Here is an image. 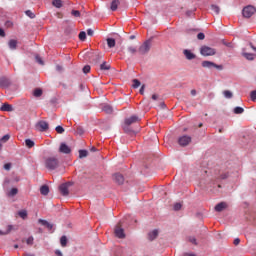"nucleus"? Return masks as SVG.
Wrapping results in <instances>:
<instances>
[{
  "instance_id": "obj_1",
  "label": "nucleus",
  "mask_w": 256,
  "mask_h": 256,
  "mask_svg": "<svg viewBox=\"0 0 256 256\" xmlns=\"http://www.w3.org/2000/svg\"><path fill=\"white\" fill-rule=\"evenodd\" d=\"M43 166L46 167L48 171H55V169H58V171H63L65 169L63 162L57 161H44Z\"/></svg>"
},
{
  "instance_id": "obj_2",
  "label": "nucleus",
  "mask_w": 256,
  "mask_h": 256,
  "mask_svg": "<svg viewBox=\"0 0 256 256\" xmlns=\"http://www.w3.org/2000/svg\"><path fill=\"white\" fill-rule=\"evenodd\" d=\"M200 54L203 57H213V55H217V49L209 47L207 45H203L200 48Z\"/></svg>"
},
{
  "instance_id": "obj_3",
  "label": "nucleus",
  "mask_w": 256,
  "mask_h": 256,
  "mask_svg": "<svg viewBox=\"0 0 256 256\" xmlns=\"http://www.w3.org/2000/svg\"><path fill=\"white\" fill-rule=\"evenodd\" d=\"M151 46H152V42L151 39L146 40L138 49V53H140V55H147V53H149V51H151Z\"/></svg>"
},
{
  "instance_id": "obj_4",
  "label": "nucleus",
  "mask_w": 256,
  "mask_h": 256,
  "mask_svg": "<svg viewBox=\"0 0 256 256\" xmlns=\"http://www.w3.org/2000/svg\"><path fill=\"white\" fill-rule=\"evenodd\" d=\"M255 12H256V8L254 6L248 5L243 8L242 15L246 19H250V17H253V15H255Z\"/></svg>"
},
{
  "instance_id": "obj_5",
  "label": "nucleus",
  "mask_w": 256,
  "mask_h": 256,
  "mask_svg": "<svg viewBox=\"0 0 256 256\" xmlns=\"http://www.w3.org/2000/svg\"><path fill=\"white\" fill-rule=\"evenodd\" d=\"M69 187H73V182H66L59 186V191L63 197H67V195H69Z\"/></svg>"
},
{
  "instance_id": "obj_6",
  "label": "nucleus",
  "mask_w": 256,
  "mask_h": 256,
  "mask_svg": "<svg viewBox=\"0 0 256 256\" xmlns=\"http://www.w3.org/2000/svg\"><path fill=\"white\" fill-rule=\"evenodd\" d=\"M35 128L37 131L45 132L47 129H49V123L45 120H40L36 123Z\"/></svg>"
},
{
  "instance_id": "obj_7",
  "label": "nucleus",
  "mask_w": 256,
  "mask_h": 256,
  "mask_svg": "<svg viewBox=\"0 0 256 256\" xmlns=\"http://www.w3.org/2000/svg\"><path fill=\"white\" fill-rule=\"evenodd\" d=\"M178 143L180 147H187V145L191 143V137L187 135H183L178 139Z\"/></svg>"
},
{
  "instance_id": "obj_8",
  "label": "nucleus",
  "mask_w": 256,
  "mask_h": 256,
  "mask_svg": "<svg viewBox=\"0 0 256 256\" xmlns=\"http://www.w3.org/2000/svg\"><path fill=\"white\" fill-rule=\"evenodd\" d=\"M112 179L117 185H123L125 183V177L121 173L113 174Z\"/></svg>"
},
{
  "instance_id": "obj_9",
  "label": "nucleus",
  "mask_w": 256,
  "mask_h": 256,
  "mask_svg": "<svg viewBox=\"0 0 256 256\" xmlns=\"http://www.w3.org/2000/svg\"><path fill=\"white\" fill-rule=\"evenodd\" d=\"M241 55H242V57H244V59H247V61H254L255 60V54L248 53L247 48H242Z\"/></svg>"
},
{
  "instance_id": "obj_10",
  "label": "nucleus",
  "mask_w": 256,
  "mask_h": 256,
  "mask_svg": "<svg viewBox=\"0 0 256 256\" xmlns=\"http://www.w3.org/2000/svg\"><path fill=\"white\" fill-rule=\"evenodd\" d=\"M114 233L115 236L118 237V239H125V230L119 225L115 227Z\"/></svg>"
},
{
  "instance_id": "obj_11",
  "label": "nucleus",
  "mask_w": 256,
  "mask_h": 256,
  "mask_svg": "<svg viewBox=\"0 0 256 256\" xmlns=\"http://www.w3.org/2000/svg\"><path fill=\"white\" fill-rule=\"evenodd\" d=\"M183 55L185 56L187 61H193V59H196V57H197V55H195V53H192L191 50H189V49H184Z\"/></svg>"
},
{
  "instance_id": "obj_12",
  "label": "nucleus",
  "mask_w": 256,
  "mask_h": 256,
  "mask_svg": "<svg viewBox=\"0 0 256 256\" xmlns=\"http://www.w3.org/2000/svg\"><path fill=\"white\" fill-rule=\"evenodd\" d=\"M139 121H141L139 116L133 115L129 118H126L124 123H126V125H133V123H139Z\"/></svg>"
},
{
  "instance_id": "obj_13",
  "label": "nucleus",
  "mask_w": 256,
  "mask_h": 256,
  "mask_svg": "<svg viewBox=\"0 0 256 256\" xmlns=\"http://www.w3.org/2000/svg\"><path fill=\"white\" fill-rule=\"evenodd\" d=\"M59 152L64 153L65 155H69V153H71V147H69L65 143H61L59 147Z\"/></svg>"
},
{
  "instance_id": "obj_14",
  "label": "nucleus",
  "mask_w": 256,
  "mask_h": 256,
  "mask_svg": "<svg viewBox=\"0 0 256 256\" xmlns=\"http://www.w3.org/2000/svg\"><path fill=\"white\" fill-rule=\"evenodd\" d=\"M157 237H159V230L158 229H154V230H152L148 233L149 241H155V239H157Z\"/></svg>"
},
{
  "instance_id": "obj_15",
  "label": "nucleus",
  "mask_w": 256,
  "mask_h": 256,
  "mask_svg": "<svg viewBox=\"0 0 256 256\" xmlns=\"http://www.w3.org/2000/svg\"><path fill=\"white\" fill-rule=\"evenodd\" d=\"M227 209V203L225 202H220L215 206V211H217V213H221V211Z\"/></svg>"
},
{
  "instance_id": "obj_16",
  "label": "nucleus",
  "mask_w": 256,
  "mask_h": 256,
  "mask_svg": "<svg viewBox=\"0 0 256 256\" xmlns=\"http://www.w3.org/2000/svg\"><path fill=\"white\" fill-rule=\"evenodd\" d=\"M214 65H215V62H211L209 60L202 61V67L204 69H213Z\"/></svg>"
},
{
  "instance_id": "obj_17",
  "label": "nucleus",
  "mask_w": 256,
  "mask_h": 256,
  "mask_svg": "<svg viewBox=\"0 0 256 256\" xmlns=\"http://www.w3.org/2000/svg\"><path fill=\"white\" fill-rule=\"evenodd\" d=\"M38 223H41V225H43L44 227H47V229L49 231H51V229H53V224L49 223L47 220L39 219Z\"/></svg>"
},
{
  "instance_id": "obj_18",
  "label": "nucleus",
  "mask_w": 256,
  "mask_h": 256,
  "mask_svg": "<svg viewBox=\"0 0 256 256\" xmlns=\"http://www.w3.org/2000/svg\"><path fill=\"white\" fill-rule=\"evenodd\" d=\"M0 110L7 111L9 113V112L13 111V106L11 104L4 103L0 107Z\"/></svg>"
},
{
  "instance_id": "obj_19",
  "label": "nucleus",
  "mask_w": 256,
  "mask_h": 256,
  "mask_svg": "<svg viewBox=\"0 0 256 256\" xmlns=\"http://www.w3.org/2000/svg\"><path fill=\"white\" fill-rule=\"evenodd\" d=\"M8 47L9 49H11V51H15V49H17V40L15 39L9 40Z\"/></svg>"
},
{
  "instance_id": "obj_20",
  "label": "nucleus",
  "mask_w": 256,
  "mask_h": 256,
  "mask_svg": "<svg viewBox=\"0 0 256 256\" xmlns=\"http://www.w3.org/2000/svg\"><path fill=\"white\" fill-rule=\"evenodd\" d=\"M79 159H85V157H89V151L82 149L78 151Z\"/></svg>"
},
{
  "instance_id": "obj_21",
  "label": "nucleus",
  "mask_w": 256,
  "mask_h": 256,
  "mask_svg": "<svg viewBox=\"0 0 256 256\" xmlns=\"http://www.w3.org/2000/svg\"><path fill=\"white\" fill-rule=\"evenodd\" d=\"M123 131L125 133H135V131H133V129H131V125L127 124L125 122H124V125H123Z\"/></svg>"
},
{
  "instance_id": "obj_22",
  "label": "nucleus",
  "mask_w": 256,
  "mask_h": 256,
  "mask_svg": "<svg viewBox=\"0 0 256 256\" xmlns=\"http://www.w3.org/2000/svg\"><path fill=\"white\" fill-rule=\"evenodd\" d=\"M25 145L28 149H33L35 147V141L28 138L25 140Z\"/></svg>"
},
{
  "instance_id": "obj_23",
  "label": "nucleus",
  "mask_w": 256,
  "mask_h": 256,
  "mask_svg": "<svg viewBox=\"0 0 256 256\" xmlns=\"http://www.w3.org/2000/svg\"><path fill=\"white\" fill-rule=\"evenodd\" d=\"M109 69H111V65L108 64L106 61H104L102 64H100L101 71H109Z\"/></svg>"
},
{
  "instance_id": "obj_24",
  "label": "nucleus",
  "mask_w": 256,
  "mask_h": 256,
  "mask_svg": "<svg viewBox=\"0 0 256 256\" xmlns=\"http://www.w3.org/2000/svg\"><path fill=\"white\" fill-rule=\"evenodd\" d=\"M233 113H235V115H242V113H245V109L241 106H237L234 108Z\"/></svg>"
},
{
  "instance_id": "obj_25",
  "label": "nucleus",
  "mask_w": 256,
  "mask_h": 256,
  "mask_svg": "<svg viewBox=\"0 0 256 256\" xmlns=\"http://www.w3.org/2000/svg\"><path fill=\"white\" fill-rule=\"evenodd\" d=\"M41 195H49V186L43 185L40 187Z\"/></svg>"
},
{
  "instance_id": "obj_26",
  "label": "nucleus",
  "mask_w": 256,
  "mask_h": 256,
  "mask_svg": "<svg viewBox=\"0 0 256 256\" xmlns=\"http://www.w3.org/2000/svg\"><path fill=\"white\" fill-rule=\"evenodd\" d=\"M19 193V190L17 188H12L7 192V197H15Z\"/></svg>"
},
{
  "instance_id": "obj_27",
  "label": "nucleus",
  "mask_w": 256,
  "mask_h": 256,
  "mask_svg": "<svg viewBox=\"0 0 256 256\" xmlns=\"http://www.w3.org/2000/svg\"><path fill=\"white\" fill-rule=\"evenodd\" d=\"M107 45L110 49H113V47H115L116 42L114 38H107Z\"/></svg>"
},
{
  "instance_id": "obj_28",
  "label": "nucleus",
  "mask_w": 256,
  "mask_h": 256,
  "mask_svg": "<svg viewBox=\"0 0 256 256\" xmlns=\"http://www.w3.org/2000/svg\"><path fill=\"white\" fill-rule=\"evenodd\" d=\"M68 239H67V236L63 235L61 238H60V245L61 247H67V243H68Z\"/></svg>"
},
{
  "instance_id": "obj_29",
  "label": "nucleus",
  "mask_w": 256,
  "mask_h": 256,
  "mask_svg": "<svg viewBox=\"0 0 256 256\" xmlns=\"http://www.w3.org/2000/svg\"><path fill=\"white\" fill-rule=\"evenodd\" d=\"M119 0H113L110 6L111 11H115L119 7Z\"/></svg>"
},
{
  "instance_id": "obj_30",
  "label": "nucleus",
  "mask_w": 256,
  "mask_h": 256,
  "mask_svg": "<svg viewBox=\"0 0 256 256\" xmlns=\"http://www.w3.org/2000/svg\"><path fill=\"white\" fill-rule=\"evenodd\" d=\"M102 111H104V113L111 114L113 113V107H111L110 105H104Z\"/></svg>"
},
{
  "instance_id": "obj_31",
  "label": "nucleus",
  "mask_w": 256,
  "mask_h": 256,
  "mask_svg": "<svg viewBox=\"0 0 256 256\" xmlns=\"http://www.w3.org/2000/svg\"><path fill=\"white\" fill-rule=\"evenodd\" d=\"M0 87H9V80L7 78H0Z\"/></svg>"
},
{
  "instance_id": "obj_32",
  "label": "nucleus",
  "mask_w": 256,
  "mask_h": 256,
  "mask_svg": "<svg viewBox=\"0 0 256 256\" xmlns=\"http://www.w3.org/2000/svg\"><path fill=\"white\" fill-rule=\"evenodd\" d=\"M52 5L57 7V9H61V7H63V2L61 0H53Z\"/></svg>"
},
{
  "instance_id": "obj_33",
  "label": "nucleus",
  "mask_w": 256,
  "mask_h": 256,
  "mask_svg": "<svg viewBox=\"0 0 256 256\" xmlns=\"http://www.w3.org/2000/svg\"><path fill=\"white\" fill-rule=\"evenodd\" d=\"M11 231H13V225H9L7 227V230L4 232L0 230V235H9V233H11Z\"/></svg>"
},
{
  "instance_id": "obj_34",
  "label": "nucleus",
  "mask_w": 256,
  "mask_h": 256,
  "mask_svg": "<svg viewBox=\"0 0 256 256\" xmlns=\"http://www.w3.org/2000/svg\"><path fill=\"white\" fill-rule=\"evenodd\" d=\"M223 95H224L225 99H232L233 98V92H231L229 90H225L223 92Z\"/></svg>"
},
{
  "instance_id": "obj_35",
  "label": "nucleus",
  "mask_w": 256,
  "mask_h": 256,
  "mask_svg": "<svg viewBox=\"0 0 256 256\" xmlns=\"http://www.w3.org/2000/svg\"><path fill=\"white\" fill-rule=\"evenodd\" d=\"M34 97H41V95H43V90H41L40 88H36L33 92Z\"/></svg>"
},
{
  "instance_id": "obj_36",
  "label": "nucleus",
  "mask_w": 256,
  "mask_h": 256,
  "mask_svg": "<svg viewBox=\"0 0 256 256\" xmlns=\"http://www.w3.org/2000/svg\"><path fill=\"white\" fill-rule=\"evenodd\" d=\"M211 10L213 11V13H215V15H219V13L221 11L219 6H217V5H211Z\"/></svg>"
},
{
  "instance_id": "obj_37",
  "label": "nucleus",
  "mask_w": 256,
  "mask_h": 256,
  "mask_svg": "<svg viewBox=\"0 0 256 256\" xmlns=\"http://www.w3.org/2000/svg\"><path fill=\"white\" fill-rule=\"evenodd\" d=\"M132 87H133L134 89H139V87H141V81H139V80H137V79H134V80H133Z\"/></svg>"
},
{
  "instance_id": "obj_38",
  "label": "nucleus",
  "mask_w": 256,
  "mask_h": 256,
  "mask_svg": "<svg viewBox=\"0 0 256 256\" xmlns=\"http://www.w3.org/2000/svg\"><path fill=\"white\" fill-rule=\"evenodd\" d=\"M75 133L76 135H83V133H85V130L83 129V127L78 126L76 127Z\"/></svg>"
},
{
  "instance_id": "obj_39",
  "label": "nucleus",
  "mask_w": 256,
  "mask_h": 256,
  "mask_svg": "<svg viewBox=\"0 0 256 256\" xmlns=\"http://www.w3.org/2000/svg\"><path fill=\"white\" fill-rule=\"evenodd\" d=\"M19 217H21V219H27V210H21L18 212Z\"/></svg>"
},
{
  "instance_id": "obj_40",
  "label": "nucleus",
  "mask_w": 256,
  "mask_h": 256,
  "mask_svg": "<svg viewBox=\"0 0 256 256\" xmlns=\"http://www.w3.org/2000/svg\"><path fill=\"white\" fill-rule=\"evenodd\" d=\"M181 207H183V204L180 203V202H177V203L174 204L173 210L174 211H181Z\"/></svg>"
},
{
  "instance_id": "obj_41",
  "label": "nucleus",
  "mask_w": 256,
  "mask_h": 256,
  "mask_svg": "<svg viewBox=\"0 0 256 256\" xmlns=\"http://www.w3.org/2000/svg\"><path fill=\"white\" fill-rule=\"evenodd\" d=\"M79 39L80 41H85L87 39V33L85 31H81L79 33Z\"/></svg>"
},
{
  "instance_id": "obj_42",
  "label": "nucleus",
  "mask_w": 256,
  "mask_h": 256,
  "mask_svg": "<svg viewBox=\"0 0 256 256\" xmlns=\"http://www.w3.org/2000/svg\"><path fill=\"white\" fill-rule=\"evenodd\" d=\"M55 131L59 133V135H63V133H65V128H63V126H56Z\"/></svg>"
},
{
  "instance_id": "obj_43",
  "label": "nucleus",
  "mask_w": 256,
  "mask_h": 256,
  "mask_svg": "<svg viewBox=\"0 0 256 256\" xmlns=\"http://www.w3.org/2000/svg\"><path fill=\"white\" fill-rule=\"evenodd\" d=\"M25 15H27V17L30 19H35V13H33L31 10H26Z\"/></svg>"
},
{
  "instance_id": "obj_44",
  "label": "nucleus",
  "mask_w": 256,
  "mask_h": 256,
  "mask_svg": "<svg viewBox=\"0 0 256 256\" xmlns=\"http://www.w3.org/2000/svg\"><path fill=\"white\" fill-rule=\"evenodd\" d=\"M127 50H128V53H131V55H135V53H137V48L133 46H129Z\"/></svg>"
},
{
  "instance_id": "obj_45",
  "label": "nucleus",
  "mask_w": 256,
  "mask_h": 256,
  "mask_svg": "<svg viewBox=\"0 0 256 256\" xmlns=\"http://www.w3.org/2000/svg\"><path fill=\"white\" fill-rule=\"evenodd\" d=\"M188 241L193 245H197V238H195V236L188 237Z\"/></svg>"
},
{
  "instance_id": "obj_46",
  "label": "nucleus",
  "mask_w": 256,
  "mask_h": 256,
  "mask_svg": "<svg viewBox=\"0 0 256 256\" xmlns=\"http://www.w3.org/2000/svg\"><path fill=\"white\" fill-rule=\"evenodd\" d=\"M250 98H251V101H253L254 103L256 102V90L251 91Z\"/></svg>"
},
{
  "instance_id": "obj_47",
  "label": "nucleus",
  "mask_w": 256,
  "mask_h": 256,
  "mask_svg": "<svg viewBox=\"0 0 256 256\" xmlns=\"http://www.w3.org/2000/svg\"><path fill=\"white\" fill-rule=\"evenodd\" d=\"M223 45H225L226 47H229L230 49H233V47H235L233 45V43L231 42H226L225 40L222 41Z\"/></svg>"
},
{
  "instance_id": "obj_48",
  "label": "nucleus",
  "mask_w": 256,
  "mask_h": 256,
  "mask_svg": "<svg viewBox=\"0 0 256 256\" xmlns=\"http://www.w3.org/2000/svg\"><path fill=\"white\" fill-rule=\"evenodd\" d=\"M71 14L73 17H81V12H79V10H72Z\"/></svg>"
},
{
  "instance_id": "obj_49",
  "label": "nucleus",
  "mask_w": 256,
  "mask_h": 256,
  "mask_svg": "<svg viewBox=\"0 0 256 256\" xmlns=\"http://www.w3.org/2000/svg\"><path fill=\"white\" fill-rule=\"evenodd\" d=\"M91 71V66L89 65H86L83 67V73L87 74Z\"/></svg>"
},
{
  "instance_id": "obj_50",
  "label": "nucleus",
  "mask_w": 256,
  "mask_h": 256,
  "mask_svg": "<svg viewBox=\"0 0 256 256\" xmlns=\"http://www.w3.org/2000/svg\"><path fill=\"white\" fill-rule=\"evenodd\" d=\"M197 39H199V41H203V39H205V34L203 32L198 33Z\"/></svg>"
},
{
  "instance_id": "obj_51",
  "label": "nucleus",
  "mask_w": 256,
  "mask_h": 256,
  "mask_svg": "<svg viewBox=\"0 0 256 256\" xmlns=\"http://www.w3.org/2000/svg\"><path fill=\"white\" fill-rule=\"evenodd\" d=\"M33 241H34L33 236H30V237L26 240V243H27V245H33Z\"/></svg>"
},
{
  "instance_id": "obj_52",
  "label": "nucleus",
  "mask_w": 256,
  "mask_h": 256,
  "mask_svg": "<svg viewBox=\"0 0 256 256\" xmlns=\"http://www.w3.org/2000/svg\"><path fill=\"white\" fill-rule=\"evenodd\" d=\"M11 167H12V164H11V163H6V164L4 165L5 171H11Z\"/></svg>"
},
{
  "instance_id": "obj_53",
  "label": "nucleus",
  "mask_w": 256,
  "mask_h": 256,
  "mask_svg": "<svg viewBox=\"0 0 256 256\" xmlns=\"http://www.w3.org/2000/svg\"><path fill=\"white\" fill-rule=\"evenodd\" d=\"M214 69H218V71H223V65L214 63Z\"/></svg>"
},
{
  "instance_id": "obj_54",
  "label": "nucleus",
  "mask_w": 256,
  "mask_h": 256,
  "mask_svg": "<svg viewBox=\"0 0 256 256\" xmlns=\"http://www.w3.org/2000/svg\"><path fill=\"white\" fill-rule=\"evenodd\" d=\"M35 59L39 63V65H43V60L41 59V57L39 55H36Z\"/></svg>"
},
{
  "instance_id": "obj_55",
  "label": "nucleus",
  "mask_w": 256,
  "mask_h": 256,
  "mask_svg": "<svg viewBox=\"0 0 256 256\" xmlns=\"http://www.w3.org/2000/svg\"><path fill=\"white\" fill-rule=\"evenodd\" d=\"M10 138H11V136H9V134H6V135H4V136L1 138V141H4V142L9 141Z\"/></svg>"
},
{
  "instance_id": "obj_56",
  "label": "nucleus",
  "mask_w": 256,
  "mask_h": 256,
  "mask_svg": "<svg viewBox=\"0 0 256 256\" xmlns=\"http://www.w3.org/2000/svg\"><path fill=\"white\" fill-rule=\"evenodd\" d=\"M95 152L99 153V150H97V148L95 146H92L90 148V153H95Z\"/></svg>"
},
{
  "instance_id": "obj_57",
  "label": "nucleus",
  "mask_w": 256,
  "mask_h": 256,
  "mask_svg": "<svg viewBox=\"0 0 256 256\" xmlns=\"http://www.w3.org/2000/svg\"><path fill=\"white\" fill-rule=\"evenodd\" d=\"M93 33H94L93 29L89 28L87 30V35H89L90 37H93Z\"/></svg>"
},
{
  "instance_id": "obj_58",
  "label": "nucleus",
  "mask_w": 256,
  "mask_h": 256,
  "mask_svg": "<svg viewBox=\"0 0 256 256\" xmlns=\"http://www.w3.org/2000/svg\"><path fill=\"white\" fill-rule=\"evenodd\" d=\"M152 100H153V101H159V95L153 94V95H152Z\"/></svg>"
},
{
  "instance_id": "obj_59",
  "label": "nucleus",
  "mask_w": 256,
  "mask_h": 256,
  "mask_svg": "<svg viewBox=\"0 0 256 256\" xmlns=\"http://www.w3.org/2000/svg\"><path fill=\"white\" fill-rule=\"evenodd\" d=\"M145 93V85H142L140 88V95H143Z\"/></svg>"
},
{
  "instance_id": "obj_60",
  "label": "nucleus",
  "mask_w": 256,
  "mask_h": 256,
  "mask_svg": "<svg viewBox=\"0 0 256 256\" xmlns=\"http://www.w3.org/2000/svg\"><path fill=\"white\" fill-rule=\"evenodd\" d=\"M239 243H241V239L235 238L234 239V245H239Z\"/></svg>"
},
{
  "instance_id": "obj_61",
  "label": "nucleus",
  "mask_w": 256,
  "mask_h": 256,
  "mask_svg": "<svg viewBox=\"0 0 256 256\" xmlns=\"http://www.w3.org/2000/svg\"><path fill=\"white\" fill-rule=\"evenodd\" d=\"M193 13H194L193 10H188V11L186 12V15H187V17H191V15H193Z\"/></svg>"
},
{
  "instance_id": "obj_62",
  "label": "nucleus",
  "mask_w": 256,
  "mask_h": 256,
  "mask_svg": "<svg viewBox=\"0 0 256 256\" xmlns=\"http://www.w3.org/2000/svg\"><path fill=\"white\" fill-rule=\"evenodd\" d=\"M55 255H57V256H63V252H61V250H56V251H55Z\"/></svg>"
},
{
  "instance_id": "obj_63",
  "label": "nucleus",
  "mask_w": 256,
  "mask_h": 256,
  "mask_svg": "<svg viewBox=\"0 0 256 256\" xmlns=\"http://www.w3.org/2000/svg\"><path fill=\"white\" fill-rule=\"evenodd\" d=\"M0 37H5V30L3 28H0Z\"/></svg>"
},
{
  "instance_id": "obj_64",
  "label": "nucleus",
  "mask_w": 256,
  "mask_h": 256,
  "mask_svg": "<svg viewBox=\"0 0 256 256\" xmlns=\"http://www.w3.org/2000/svg\"><path fill=\"white\" fill-rule=\"evenodd\" d=\"M184 256H195L193 253H184Z\"/></svg>"
}]
</instances>
